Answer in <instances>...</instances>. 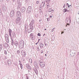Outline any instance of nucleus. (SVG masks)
Returning a JSON list of instances; mask_svg holds the SVG:
<instances>
[{
  "instance_id": "4c0bfd02",
  "label": "nucleus",
  "mask_w": 79,
  "mask_h": 79,
  "mask_svg": "<svg viewBox=\"0 0 79 79\" xmlns=\"http://www.w3.org/2000/svg\"><path fill=\"white\" fill-rule=\"evenodd\" d=\"M20 67L21 69H23V67H22V64L20 65Z\"/></svg>"
},
{
  "instance_id": "f03ea898",
  "label": "nucleus",
  "mask_w": 79,
  "mask_h": 79,
  "mask_svg": "<svg viewBox=\"0 0 79 79\" xmlns=\"http://www.w3.org/2000/svg\"><path fill=\"white\" fill-rule=\"evenodd\" d=\"M34 65L35 67V68H33V69H39V66H38V62L37 61H35L34 62Z\"/></svg>"
},
{
  "instance_id": "7c9ffc66",
  "label": "nucleus",
  "mask_w": 79,
  "mask_h": 79,
  "mask_svg": "<svg viewBox=\"0 0 79 79\" xmlns=\"http://www.w3.org/2000/svg\"><path fill=\"white\" fill-rule=\"evenodd\" d=\"M44 53V50H41V53Z\"/></svg>"
},
{
  "instance_id": "4be33fe9",
  "label": "nucleus",
  "mask_w": 79,
  "mask_h": 79,
  "mask_svg": "<svg viewBox=\"0 0 79 79\" xmlns=\"http://www.w3.org/2000/svg\"><path fill=\"white\" fill-rule=\"evenodd\" d=\"M15 33L14 32H13L12 33V37H15Z\"/></svg>"
},
{
  "instance_id": "f8f14e48",
  "label": "nucleus",
  "mask_w": 79,
  "mask_h": 79,
  "mask_svg": "<svg viewBox=\"0 0 79 79\" xmlns=\"http://www.w3.org/2000/svg\"><path fill=\"white\" fill-rule=\"evenodd\" d=\"M47 8H49V7L50 6V0H47Z\"/></svg>"
},
{
  "instance_id": "ea45409f",
  "label": "nucleus",
  "mask_w": 79,
  "mask_h": 79,
  "mask_svg": "<svg viewBox=\"0 0 79 79\" xmlns=\"http://www.w3.org/2000/svg\"><path fill=\"white\" fill-rule=\"evenodd\" d=\"M35 71V73H37V70L36 69L34 70Z\"/></svg>"
},
{
  "instance_id": "6e6552de",
  "label": "nucleus",
  "mask_w": 79,
  "mask_h": 79,
  "mask_svg": "<svg viewBox=\"0 0 79 79\" xmlns=\"http://www.w3.org/2000/svg\"><path fill=\"white\" fill-rule=\"evenodd\" d=\"M31 10H32V7L29 6L27 9V12H28V13L31 12Z\"/></svg>"
},
{
  "instance_id": "e433bc0d",
  "label": "nucleus",
  "mask_w": 79,
  "mask_h": 79,
  "mask_svg": "<svg viewBox=\"0 0 79 79\" xmlns=\"http://www.w3.org/2000/svg\"><path fill=\"white\" fill-rule=\"evenodd\" d=\"M5 54H6V55L7 54V53L6 52V51H5Z\"/></svg>"
},
{
  "instance_id": "ddd939ff",
  "label": "nucleus",
  "mask_w": 79,
  "mask_h": 79,
  "mask_svg": "<svg viewBox=\"0 0 79 79\" xmlns=\"http://www.w3.org/2000/svg\"><path fill=\"white\" fill-rule=\"evenodd\" d=\"M21 53L22 55H23V56H26V52H25L24 51H23V50H22L21 51Z\"/></svg>"
},
{
  "instance_id": "a211bd4d",
  "label": "nucleus",
  "mask_w": 79,
  "mask_h": 79,
  "mask_svg": "<svg viewBox=\"0 0 79 79\" xmlns=\"http://www.w3.org/2000/svg\"><path fill=\"white\" fill-rule=\"evenodd\" d=\"M26 65V66L27 69H31V67L28 64H27Z\"/></svg>"
},
{
  "instance_id": "c9c22d12",
  "label": "nucleus",
  "mask_w": 79,
  "mask_h": 79,
  "mask_svg": "<svg viewBox=\"0 0 79 79\" xmlns=\"http://www.w3.org/2000/svg\"><path fill=\"white\" fill-rule=\"evenodd\" d=\"M39 3V1H37L36 2V4H38V3Z\"/></svg>"
},
{
  "instance_id": "f3484780",
  "label": "nucleus",
  "mask_w": 79,
  "mask_h": 79,
  "mask_svg": "<svg viewBox=\"0 0 79 79\" xmlns=\"http://www.w3.org/2000/svg\"><path fill=\"white\" fill-rule=\"evenodd\" d=\"M69 11V10L67 9H64L63 10V12L65 13L66 12H68Z\"/></svg>"
},
{
  "instance_id": "c03bdc74",
  "label": "nucleus",
  "mask_w": 79,
  "mask_h": 79,
  "mask_svg": "<svg viewBox=\"0 0 79 79\" xmlns=\"http://www.w3.org/2000/svg\"><path fill=\"white\" fill-rule=\"evenodd\" d=\"M30 29H31V30H33V28H31Z\"/></svg>"
},
{
  "instance_id": "f704fd0d",
  "label": "nucleus",
  "mask_w": 79,
  "mask_h": 79,
  "mask_svg": "<svg viewBox=\"0 0 79 79\" xmlns=\"http://www.w3.org/2000/svg\"><path fill=\"white\" fill-rule=\"evenodd\" d=\"M40 40V39L39 40L38 42L37 43H36L35 44L36 45H37V44H38V43H39V40Z\"/></svg>"
},
{
  "instance_id": "473e14b6",
  "label": "nucleus",
  "mask_w": 79,
  "mask_h": 79,
  "mask_svg": "<svg viewBox=\"0 0 79 79\" xmlns=\"http://www.w3.org/2000/svg\"><path fill=\"white\" fill-rule=\"evenodd\" d=\"M26 79H29V77L27 76H26Z\"/></svg>"
},
{
  "instance_id": "2f4dec72",
  "label": "nucleus",
  "mask_w": 79,
  "mask_h": 79,
  "mask_svg": "<svg viewBox=\"0 0 79 79\" xmlns=\"http://www.w3.org/2000/svg\"><path fill=\"white\" fill-rule=\"evenodd\" d=\"M44 44L45 46H47V43L45 42Z\"/></svg>"
},
{
  "instance_id": "20e7f679",
  "label": "nucleus",
  "mask_w": 79,
  "mask_h": 79,
  "mask_svg": "<svg viewBox=\"0 0 79 79\" xmlns=\"http://www.w3.org/2000/svg\"><path fill=\"white\" fill-rule=\"evenodd\" d=\"M39 64H40V65L41 67H44L45 66V63H44L41 60H40L39 62Z\"/></svg>"
},
{
  "instance_id": "774afa93",
  "label": "nucleus",
  "mask_w": 79,
  "mask_h": 79,
  "mask_svg": "<svg viewBox=\"0 0 79 79\" xmlns=\"http://www.w3.org/2000/svg\"><path fill=\"white\" fill-rule=\"evenodd\" d=\"M44 30H46V29H45Z\"/></svg>"
},
{
  "instance_id": "69168bd1",
  "label": "nucleus",
  "mask_w": 79,
  "mask_h": 79,
  "mask_svg": "<svg viewBox=\"0 0 79 79\" xmlns=\"http://www.w3.org/2000/svg\"><path fill=\"white\" fill-rule=\"evenodd\" d=\"M46 55H46V54H45V56H46Z\"/></svg>"
},
{
  "instance_id": "0e129e2a",
  "label": "nucleus",
  "mask_w": 79,
  "mask_h": 79,
  "mask_svg": "<svg viewBox=\"0 0 79 79\" xmlns=\"http://www.w3.org/2000/svg\"><path fill=\"white\" fill-rule=\"evenodd\" d=\"M13 1H15V0H12Z\"/></svg>"
},
{
  "instance_id": "9b49d317",
  "label": "nucleus",
  "mask_w": 79,
  "mask_h": 79,
  "mask_svg": "<svg viewBox=\"0 0 79 79\" xmlns=\"http://www.w3.org/2000/svg\"><path fill=\"white\" fill-rule=\"evenodd\" d=\"M35 22V20L32 19V21H31V23L30 24L29 26H32L33 24Z\"/></svg>"
},
{
  "instance_id": "6e6d98bb",
  "label": "nucleus",
  "mask_w": 79,
  "mask_h": 79,
  "mask_svg": "<svg viewBox=\"0 0 79 79\" xmlns=\"http://www.w3.org/2000/svg\"><path fill=\"white\" fill-rule=\"evenodd\" d=\"M50 10V9H49L48 10V11L49 12V11H50L49 10Z\"/></svg>"
},
{
  "instance_id": "b1692460",
  "label": "nucleus",
  "mask_w": 79,
  "mask_h": 79,
  "mask_svg": "<svg viewBox=\"0 0 79 79\" xmlns=\"http://www.w3.org/2000/svg\"><path fill=\"white\" fill-rule=\"evenodd\" d=\"M50 13H51V12H52V13H53V12H54V10H52V9L51 8L50 9Z\"/></svg>"
},
{
  "instance_id": "13d9d810",
  "label": "nucleus",
  "mask_w": 79,
  "mask_h": 79,
  "mask_svg": "<svg viewBox=\"0 0 79 79\" xmlns=\"http://www.w3.org/2000/svg\"><path fill=\"white\" fill-rule=\"evenodd\" d=\"M49 21L48 19V20H47V21Z\"/></svg>"
},
{
  "instance_id": "72a5a7b5",
  "label": "nucleus",
  "mask_w": 79,
  "mask_h": 79,
  "mask_svg": "<svg viewBox=\"0 0 79 79\" xmlns=\"http://www.w3.org/2000/svg\"><path fill=\"white\" fill-rule=\"evenodd\" d=\"M38 36H40L41 35H40V34L39 33L38 34Z\"/></svg>"
},
{
  "instance_id": "09e8293b",
  "label": "nucleus",
  "mask_w": 79,
  "mask_h": 79,
  "mask_svg": "<svg viewBox=\"0 0 79 79\" xmlns=\"http://www.w3.org/2000/svg\"><path fill=\"white\" fill-rule=\"evenodd\" d=\"M11 44H12V45H14V44L13 43H12Z\"/></svg>"
},
{
  "instance_id": "8fccbe9b",
  "label": "nucleus",
  "mask_w": 79,
  "mask_h": 79,
  "mask_svg": "<svg viewBox=\"0 0 79 79\" xmlns=\"http://www.w3.org/2000/svg\"><path fill=\"white\" fill-rule=\"evenodd\" d=\"M55 29V28H53L52 29L53 30V31H54V29Z\"/></svg>"
},
{
  "instance_id": "7ed1b4c3",
  "label": "nucleus",
  "mask_w": 79,
  "mask_h": 79,
  "mask_svg": "<svg viewBox=\"0 0 79 79\" xmlns=\"http://www.w3.org/2000/svg\"><path fill=\"white\" fill-rule=\"evenodd\" d=\"M75 55H76V53H75V51L74 50H71L70 52V56H75Z\"/></svg>"
},
{
  "instance_id": "6ab92c4d",
  "label": "nucleus",
  "mask_w": 79,
  "mask_h": 79,
  "mask_svg": "<svg viewBox=\"0 0 79 79\" xmlns=\"http://www.w3.org/2000/svg\"><path fill=\"white\" fill-rule=\"evenodd\" d=\"M14 45L15 46H18V45H19V44H18V42L15 41L14 43Z\"/></svg>"
},
{
  "instance_id": "37998d69",
  "label": "nucleus",
  "mask_w": 79,
  "mask_h": 79,
  "mask_svg": "<svg viewBox=\"0 0 79 79\" xmlns=\"http://www.w3.org/2000/svg\"><path fill=\"white\" fill-rule=\"evenodd\" d=\"M0 13H2V10L0 9Z\"/></svg>"
},
{
  "instance_id": "412c9836",
  "label": "nucleus",
  "mask_w": 79,
  "mask_h": 79,
  "mask_svg": "<svg viewBox=\"0 0 79 79\" xmlns=\"http://www.w3.org/2000/svg\"><path fill=\"white\" fill-rule=\"evenodd\" d=\"M8 64H10L11 63V60H8L7 61Z\"/></svg>"
},
{
  "instance_id": "f257e3e1",
  "label": "nucleus",
  "mask_w": 79,
  "mask_h": 79,
  "mask_svg": "<svg viewBox=\"0 0 79 79\" xmlns=\"http://www.w3.org/2000/svg\"><path fill=\"white\" fill-rule=\"evenodd\" d=\"M24 41H23V40H21L19 43V48L20 49L23 48V47H24Z\"/></svg>"
},
{
  "instance_id": "79ce46f5",
  "label": "nucleus",
  "mask_w": 79,
  "mask_h": 79,
  "mask_svg": "<svg viewBox=\"0 0 79 79\" xmlns=\"http://www.w3.org/2000/svg\"><path fill=\"white\" fill-rule=\"evenodd\" d=\"M70 23H71V19H69Z\"/></svg>"
},
{
  "instance_id": "49530a36",
  "label": "nucleus",
  "mask_w": 79,
  "mask_h": 79,
  "mask_svg": "<svg viewBox=\"0 0 79 79\" xmlns=\"http://www.w3.org/2000/svg\"><path fill=\"white\" fill-rule=\"evenodd\" d=\"M67 25H69V23H67Z\"/></svg>"
},
{
  "instance_id": "5fc2aeb1",
  "label": "nucleus",
  "mask_w": 79,
  "mask_h": 79,
  "mask_svg": "<svg viewBox=\"0 0 79 79\" xmlns=\"http://www.w3.org/2000/svg\"><path fill=\"white\" fill-rule=\"evenodd\" d=\"M53 30H52V32H53Z\"/></svg>"
},
{
  "instance_id": "3c124183",
  "label": "nucleus",
  "mask_w": 79,
  "mask_h": 79,
  "mask_svg": "<svg viewBox=\"0 0 79 79\" xmlns=\"http://www.w3.org/2000/svg\"><path fill=\"white\" fill-rule=\"evenodd\" d=\"M41 21H42V20L40 19V20L39 21H40V22Z\"/></svg>"
},
{
  "instance_id": "2eb2a0df",
  "label": "nucleus",
  "mask_w": 79,
  "mask_h": 79,
  "mask_svg": "<svg viewBox=\"0 0 79 79\" xmlns=\"http://www.w3.org/2000/svg\"><path fill=\"white\" fill-rule=\"evenodd\" d=\"M9 35L10 37H12L11 36V33L12 32V31L11 29H9Z\"/></svg>"
},
{
  "instance_id": "0eeeda50",
  "label": "nucleus",
  "mask_w": 79,
  "mask_h": 79,
  "mask_svg": "<svg viewBox=\"0 0 79 79\" xmlns=\"http://www.w3.org/2000/svg\"><path fill=\"white\" fill-rule=\"evenodd\" d=\"M14 10H12L11 12L10 13V16H11V17H13L14 16Z\"/></svg>"
},
{
  "instance_id": "c85d7f7f",
  "label": "nucleus",
  "mask_w": 79,
  "mask_h": 79,
  "mask_svg": "<svg viewBox=\"0 0 79 79\" xmlns=\"http://www.w3.org/2000/svg\"><path fill=\"white\" fill-rule=\"evenodd\" d=\"M67 6L68 7H67V8H69V7H70L68 3H67Z\"/></svg>"
},
{
  "instance_id": "4468645a",
  "label": "nucleus",
  "mask_w": 79,
  "mask_h": 79,
  "mask_svg": "<svg viewBox=\"0 0 79 79\" xmlns=\"http://www.w3.org/2000/svg\"><path fill=\"white\" fill-rule=\"evenodd\" d=\"M45 5V2H44V1H43L42 2L41 5H40V7H43V8L44 7V6Z\"/></svg>"
},
{
  "instance_id": "bf43d9fd",
  "label": "nucleus",
  "mask_w": 79,
  "mask_h": 79,
  "mask_svg": "<svg viewBox=\"0 0 79 79\" xmlns=\"http://www.w3.org/2000/svg\"><path fill=\"white\" fill-rule=\"evenodd\" d=\"M19 62H20V60H19Z\"/></svg>"
},
{
  "instance_id": "5701e85b",
  "label": "nucleus",
  "mask_w": 79,
  "mask_h": 79,
  "mask_svg": "<svg viewBox=\"0 0 79 79\" xmlns=\"http://www.w3.org/2000/svg\"><path fill=\"white\" fill-rule=\"evenodd\" d=\"M10 37L11 40L12 44H13V43H14V41L13 40V38H12V36Z\"/></svg>"
},
{
  "instance_id": "58836bf2",
  "label": "nucleus",
  "mask_w": 79,
  "mask_h": 79,
  "mask_svg": "<svg viewBox=\"0 0 79 79\" xmlns=\"http://www.w3.org/2000/svg\"><path fill=\"white\" fill-rule=\"evenodd\" d=\"M17 53H18V54L19 53V51H17Z\"/></svg>"
},
{
  "instance_id": "680f3d73",
  "label": "nucleus",
  "mask_w": 79,
  "mask_h": 79,
  "mask_svg": "<svg viewBox=\"0 0 79 79\" xmlns=\"http://www.w3.org/2000/svg\"><path fill=\"white\" fill-rule=\"evenodd\" d=\"M66 27H67V25L66 26Z\"/></svg>"
},
{
  "instance_id": "a19ab883",
  "label": "nucleus",
  "mask_w": 79,
  "mask_h": 79,
  "mask_svg": "<svg viewBox=\"0 0 79 79\" xmlns=\"http://www.w3.org/2000/svg\"><path fill=\"white\" fill-rule=\"evenodd\" d=\"M52 17H53V15H51L50 16V18H52Z\"/></svg>"
},
{
  "instance_id": "338daca9",
  "label": "nucleus",
  "mask_w": 79,
  "mask_h": 79,
  "mask_svg": "<svg viewBox=\"0 0 79 79\" xmlns=\"http://www.w3.org/2000/svg\"><path fill=\"white\" fill-rule=\"evenodd\" d=\"M78 15H79V13H78Z\"/></svg>"
},
{
  "instance_id": "052dcab7",
  "label": "nucleus",
  "mask_w": 79,
  "mask_h": 79,
  "mask_svg": "<svg viewBox=\"0 0 79 79\" xmlns=\"http://www.w3.org/2000/svg\"><path fill=\"white\" fill-rule=\"evenodd\" d=\"M44 35H45V34H44V35L43 36H44Z\"/></svg>"
},
{
  "instance_id": "c756f323",
  "label": "nucleus",
  "mask_w": 79,
  "mask_h": 79,
  "mask_svg": "<svg viewBox=\"0 0 79 79\" xmlns=\"http://www.w3.org/2000/svg\"><path fill=\"white\" fill-rule=\"evenodd\" d=\"M65 21L66 22L68 23V21H69V20H68V19H66Z\"/></svg>"
},
{
  "instance_id": "864d4df0",
  "label": "nucleus",
  "mask_w": 79,
  "mask_h": 79,
  "mask_svg": "<svg viewBox=\"0 0 79 79\" xmlns=\"http://www.w3.org/2000/svg\"><path fill=\"white\" fill-rule=\"evenodd\" d=\"M69 6H70V7H71V5H70Z\"/></svg>"
},
{
  "instance_id": "e2e57ef3",
  "label": "nucleus",
  "mask_w": 79,
  "mask_h": 79,
  "mask_svg": "<svg viewBox=\"0 0 79 79\" xmlns=\"http://www.w3.org/2000/svg\"><path fill=\"white\" fill-rule=\"evenodd\" d=\"M20 6H21V5H20Z\"/></svg>"
},
{
  "instance_id": "dca6fc26",
  "label": "nucleus",
  "mask_w": 79,
  "mask_h": 79,
  "mask_svg": "<svg viewBox=\"0 0 79 79\" xmlns=\"http://www.w3.org/2000/svg\"><path fill=\"white\" fill-rule=\"evenodd\" d=\"M16 22L17 23H19L20 22V18L18 17L17 18Z\"/></svg>"
},
{
  "instance_id": "4d7b16f0",
  "label": "nucleus",
  "mask_w": 79,
  "mask_h": 79,
  "mask_svg": "<svg viewBox=\"0 0 79 79\" xmlns=\"http://www.w3.org/2000/svg\"><path fill=\"white\" fill-rule=\"evenodd\" d=\"M19 5H18V7L19 8V7H19Z\"/></svg>"
},
{
  "instance_id": "a18cd8bd",
  "label": "nucleus",
  "mask_w": 79,
  "mask_h": 79,
  "mask_svg": "<svg viewBox=\"0 0 79 79\" xmlns=\"http://www.w3.org/2000/svg\"><path fill=\"white\" fill-rule=\"evenodd\" d=\"M65 6H66V5H65V4H64V7H65Z\"/></svg>"
},
{
  "instance_id": "aec40b11",
  "label": "nucleus",
  "mask_w": 79,
  "mask_h": 79,
  "mask_svg": "<svg viewBox=\"0 0 79 79\" xmlns=\"http://www.w3.org/2000/svg\"><path fill=\"white\" fill-rule=\"evenodd\" d=\"M2 10L3 11H5L6 10V7H4L3 8H2Z\"/></svg>"
},
{
  "instance_id": "393cba45",
  "label": "nucleus",
  "mask_w": 79,
  "mask_h": 79,
  "mask_svg": "<svg viewBox=\"0 0 79 79\" xmlns=\"http://www.w3.org/2000/svg\"><path fill=\"white\" fill-rule=\"evenodd\" d=\"M3 48L2 44H0V50H2Z\"/></svg>"
},
{
  "instance_id": "1a4fd4ad",
  "label": "nucleus",
  "mask_w": 79,
  "mask_h": 79,
  "mask_svg": "<svg viewBox=\"0 0 79 79\" xmlns=\"http://www.w3.org/2000/svg\"><path fill=\"white\" fill-rule=\"evenodd\" d=\"M21 12L19 11H18L17 12V17H21Z\"/></svg>"
},
{
  "instance_id": "603ef678",
  "label": "nucleus",
  "mask_w": 79,
  "mask_h": 79,
  "mask_svg": "<svg viewBox=\"0 0 79 79\" xmlns=\"http://www.w3.org/2000/svg\"><path fill=\"white\" fill-rule=\"evenodd\" d=\"M7 2H9V1H10V0H6Z\"/></svg>"
},
{
  "instance_id": "9d476101",
  "label": "nucleus",
  "mask_w": 79,
  "mask_h": 79,
  "mask_svg": "<svg viewBox=\"0 0 79 79\" xmlns=\"http://www.w3.org/2000/svg\"><path fill=\"white\" fill-rule=\"evenodd\" d=\"M30 37L31 38V39L32 40H34V39L35 38V36H34L32 33H31L30 35Z\"/></svg>"
},
{
  "instance_id": "de8ad7c7",
  "label": "nucleus",
  "mask_w": 79,
  "mask_h": 79,
  "mask_svg": "<svg viewBox=\"0 0 79 79\" xmlns=\"http://www.w3.org/2000/svg\"><path fill=\"white\" fill-rule=\"evenodd\" d=\"M63 33H64V32L62 31V32L61 33V34H63Z\"/></svg>"
},
{
  "instance_id": "bb28decb",
  "label": "nucleus",
  "mask_w": 79,
  "mask_h": 79,
  "mask_svg": "<svg viewBox=\"0 0 79 79\" xmlns=\"http://www.w3.org/2000/svg\"><path fill=\"white\" fill-rule=\"evenodd\" d=\"M52 40H55V36H52Z\"/></svg>"
},
{
  "instance_id": "a878e982",
  "label": "nucleus",
  "mask_w": 79,
  "mask_h": 79,
  "mask_svg": "<svg viewBox=\"0 0 79 79\" xmlns=\"http://www.w3.org/2000/svg\"><path fill=\"white\" fill-rule=\"evenodd\" d=\"M40 47H44V44H43L41 43L40 45Z\"/></svg>"
},
{
  "instance_id": "cd10ccee",
  "label": "nucleus",
  "mask_w": 79,
  "mask_h": 79,
  "mask_svg": "<svg viewBox=\"0 0 79 79\" xmlns=\"http://www.w3.org/2000/svg\"><path fill=\"white\" fill-rule=\"evenodd\" d=\"M29 61L31 63H32V59H29Z\"/></svg>"
},
{
  "instance_id": "423d86ee",
  "label": "nucleus",
  "mask_w": 79,
  "mask_h": 79,
  "mask_svg": "<svg viewBox=\"0 0 79 79\" xmlns=\"http://www.w3.org/2000/svg\"><path fill=\"white\" fill-rule=\"evenodd\" d=\"M19 8H20L22 13H24V12H25V11H26V8L24 7H19Z\"/></svg>"
},
{
  "instance_id": "39448f33",
  "label": "nucleus",
  "mask_w": 79,
  "mask_h": 79,
  "mask_svg": "<svg viewBox=\"0 0 79 79\" xmlns=\"http://www.w3.org/2000/svg\"><path fill=\"white\" fill-rule=\"evenodd\" d=\"M8 34H6L5 35V38L7 42V43H8L9 42V37H8Z\"/></svg>"
}]
</instances>
